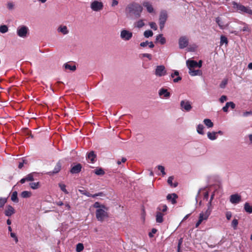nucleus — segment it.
<instances>
[{"label": "nucleus", "instance_id": "f257e3e1", "mask_svg": "<svg viewBox=\"0 0 252 252\" xmlns=\"http://www.w3.org/2000/svg\"><path fill=\"white\" fill-rule=\"evenodd\" d=\"M143 11L142 6L139 3L132 2L126 8V13L127 17L137 19L141 16Z\"/></svg>", "mask_w": 252, "mask_h": 252}, {"label": "nucleus", "instance_id": "f03ea898", "mask_svg": "<svg viewBox=\"0 0 252 252\" xmlns=\"http://www.w3.org/2000/svg\"><path fill=\"white\" fill-rule=\"evenodd\" d=\"M232 5L234 9L240 13L252 15V9L249 7L245 6L240 3L232 1Z\"/></svg>", "mask_w": 252, "mask_h": 252}, {"label": "nucleus", "instance_id": "7ed1b4c3", "mask_svg": "<svg viewBox=\"0 0 252 252\" xmlns=\"http://www.w3.org/2000/svg\"><path fill=\"white\" fill-rule=\"evenodd\" d=\"M96 218L98 221H103L105 218L108 217V214L107 212L101 208H99L96 210Z\"/></svg>", "mask_w": 252, "mask_h": 252}, {"label": "nucleus", "instance_id": "20e7f679", "mask_svg": "<svg viewBox=\"0 0 252 252\" xmlns=\"http://www.w3.org/2000/svg\"><path fill=\"white\" fill-rule=\"evenodd\" d=\"M168 15L166 11L163 10L160 11L159 21V28L161 31L162 30L164 27L165 22L167 19Z\"/></svg>", "mask_w": 252, "mask_h": 252}, {"label": "nucleus", "instance_id": "39448f33", "mask_svg": "<svg viewBox=\"0 0 252 252\" xmlns=\"http://www.w3.org/2000/svg\"><path fill=\"white\" fill-rule=\"evenodd\" d=\"M120 36L123 40L128 41L132 37V33L127 30H123L121 32Z\"/></svg>", "mask_w": 252, "mask_h": 252}, {"label": "nucleus", "instance_id": "423d86ee", "mask_svg": "<svg viewBox=\"0 0 252 252\" xmlns=\"http://www.w3.org/2000/svg\"><path fill=\"white\" fill-rule=\"evenodd\" d=\"M166 74L165 68L163 65L157 66L155 70V75L157 76L161 77L164 76Z\"/></svg>", "mask_w": 252, "mask_h": 252}, {"label": "nucleus", "instance_id": "0eeeda50", "mask_svg": "<svg viewBox=\"0 0 252 252\" xmlns=\"http://www.w3.org/2000/svg\"><path fill=\"white\" fill-rule=\"evenodd\" d=\"M28 31V28L25 26H23L18 28L17 32L19 36L21 37H25L27 36Z\"/></svg>", "mask_w": 252, "mask_h": 252}, {"label": "nucleus", "instance_id": "6e6552de", "mask_svg": "<svg viewBox=\"0 0 252 252\" xmlns=\"http://www.w3.org/2000/svg\"><path fill=\"white\" fill-rule=\"evenodd\" d=\"M91 7L94 11H97L102 9L103 4L101 2L95 0L92 2Z\"/></svg>", "mask_w": 252, "mask_h": 252}, {"label": "nucleus", "instance_id": "1a4fd4ad", "mask_svg": "<svg viewBox=\"0 0 252 252\" xmlns=\"http://www.w3.org/2000/svg\"><path fill=\"white\" fill-rule=\"evenodd\" d=\"M189 43L188 39L186 36H182L179 40V45L180 49L186 47Z\"/></svg>", "mask_w": 252, "mask_h": 252}, {"label": "nucleus", "instance_id": "9d476101", "mask_svg": "<svg viewBox=\"0 0 252 252\" xmlns=\"http://www.w3.org/2000/svg\"><path fill=\"white\" fill-rule=\"evenodd\" d=\"M241 201V196L238 194H232L230 197V201L232 204H237Z\"/></svg>", "mask_w": 252, "mask_h": 252}, {"label": "nucleus", "instance_id": "9b49d317", "mask_svg": "<svg viewBox=\"0 0 252 252\" xmlns=\"http://www.w3.org/2000/svg\"><path fill=\"white\" fill-rule=\"evenodd\" d=\"M15 213L14 208L11 205H7L4 211V214L7 217H10Z\"/></svg>", "mask_w": 252, "mask_h": 252}, {"label": "nucleus", "instance_id": "f8f14e48", "mask_svg": "<svg viewBox=\"0 0 252 252\" xmlns=\"http://www.w3.org/2000/svg\"><path fill=\"white\" fill-rule=\"evenodd\" d=\"M181 106L185 110H189L191 109V105L190 102L187 100H182L181 102Z\"/></svg>", "mask_w": 252, "mask_h": 252}, {"label": "nucleus", "instance_id": "ddd939ff", "mask_svg": "<svg viewBox=\"0 0 252 252\" xmlns=\"http://www.w3.org/2000/svg\"><path fill=\"white\" fill-rule=\"evenodd\" d=\"M158 94L160 97H163L165 98H167L170 96V94L168 92L167 90L163 88L159 90Z\"/></svg>", "mask_w": 252, "mask_h": 252}, {"label": "nucleus", "instance_id": "4468645a", "mask_svg": "<svg viewBox=\"0 0 252 252\" xmlns=\"http://www.w3.org/2000/svg\"><path fill=\"white\" fill-rule=\"evenodd\" d=\"M167 199L171 202L173 204L176 203V198H178V195L176 193L169 194L167 195Z\"/></svg>", "mask_w": 252, "mask_h": 252}, {"label": "nucleus", "instance_id": "2eb2a0df", "mask_svg": "<svg viewBox=\"0 0 252 252\" xmlns=\"http://www.w3.org/2000/svg\"><path fill=\"white\" fill-rule=\"evenodd\" d=\"M82 166L80 163L74 166L70 170V172L72 174L78 173L81 171Z\"/></svg>", "mask_w": 252, "mask_h": 252}, {"label": "nucleus", "instance_id": "dca6fc26", "mask_svg": "<svg viewBox=\"0 0 252 252\" xmlns=\"http://www.w3.org/2000/svg\"><path fill=\"white\" fill-rule=\"evenodd\" d=\"M187 64L188 66L189 69H191L194 67H197V65H198L197 62L194 60L187 61Z\"/></svg>", "mask_w": 252, "mask_h": 252}, {"label": "nucleus", "instance_id": "f3484780", "mask_svg": "<svg viewBox=\"0 0 252 252\" xmlns=\"http://www.w3.org/2000/svg\"><path fill=\"white\" fill-rule=\"evenodd\" d=\"M143 5L146 8L148 12L152 13L154 12L153 6L149 1H144L143 3Z\"/></svg>", "mask_w": 252, "mask_h": 252}, {"label": "nucleus", "instance_id": "a211bd4d", "mask_svg": "<svg viewBox=\"0 0 252 252\" xmlns=\"http://www.w3.org/2000/svg\"><path fill=\"white\" fill-rule=\"evenodd\" d=\"M209 211H206L204 213H201L199 215V220H201L202 222L204 220H207L210 215Z\"/></svg>", "mask_w": 252, "mask_h": 252}, {"label": "nucleus", "instance_id": "6ab92c4d", "mask_svg": "<svg viewBox=\"0 0 252 252\" xmlns=\"http://www.w3.org/2000/svg\"><path fill=\"white\" fill-rule=\"evenodd\" d=\"M229 107H230L232 109H233L235 108V104L233 102H227L225 105L222 107L221 110H227Z\"/></svg>", "mask_w": 252, "mask_h": 252}, {"label": "nucleus", "instance_id": "aec40b11", "mask_svg": "<svg viewBox=\"0 0 252 252\" xmlns=\"http://www.w3.org/2000/svg\"><path fill=\"white\" fill-rule=\"evenodd\" d=\"M189 70V74L191 76L201 75L202 74V71L201 70H194L193 69Z\"/></svg>", "mask_w": 252, "mask_h": 252}, {"label": "nucleus", "instance_id": "412c9836", "mask_svg": "<svg viewBox=\"0 0 252 252\" xmlns=\"http://www.w3.org/2000/svg\"><path fill=\"white\" fill-rule=\"evenodd\" d=\"M156 40L159 41L160 43L162 45L164 44L166 42V39L163 36V34H159L157 36Z\"/></svg>", "mask_w": 252, "mask_h": 252}, {"label": "nucleus", "instance_id": "4be33fe9", "mask_svg": "<svg viewBox=\"0 0 252 252\" xmlns=\"http://www.w3.org/2000/svg\"><path fill=\"white\" fill-rule=\"evenodd\" d=\"M96 155L94 154V151L90 152L87 156V158L90 159L92 163H94L95 161L94 159L96 158Z\"/></svg>", "mask_w": 252, "mask_h": 252}, {"label": "nucleus", "instance_id": "5701e85b", "mask_svg": "<svg viewBox=\"0 0 252 252\" xmlns=\"http://www.w3.org/2000/svg\"><path fill=\"white\" fill-rule=\"evenodd\" d=\"M59 32L63 33V34H66L68 33V30H67V27L65 26H61L58 29Z\"/></svg>", "mask_w": 252, "mask_h": 252}, {"label": "nucleus", "instance_id": "b1692460", "mask_svg": "<svg viewBox=\"0 0 252 252\" xmlns=\"http://www.w3.org/2000/svg\"><path fill=\"white\" fill-rule=\"evenodd\" d=\"M244 210L245 211L249 213H252V205H251L249 203L246 202L244 204Z\"/></svg>", "mask_w": 252, "mask_h": 252}, {"label": "nucleus", "instance_id": "393cba45", "mask_svg": "<svg viewBox=\"0 0 252 252\" xmlns=\"http://www.w3.org/2000/svg\"><path fill=\"white\" fill-rule=\"evenodd\" d=\"M163 215L160 212H158L156 215V221L157 222L161 223L163 221Z\"/></svg>", "mask_w": 252, "mask_h": 252}, {"label": "nucleus", "instance_id": "a878e982", "mask_svg": "<svg viewBox=\"0 0 252 252\" xmlns=\"http://www.w3.org/2000/svg\"><path fill=\"white\" fill-rule=\"evenodd\" d=\"M173 179H174L173 176H170L167 180V183L171 187L175 188L177 186L178 183L175 182L174 184H173L172 181H173Z\"/></svg>", "mask_w": 252, "mask_h": 252}, {"label": "nucleus", "instance_id": "bb28decb", "mask_svg": "<svg viewBox=\"0 0 252 252\" xmlns=\"http://www.w3.org/2000/svg\"><path fill=\"white\" fill-rule=\"evenodd\" d=\"M217 132H208L207 133V136H208V137L210 139V140H215L216 138H217Z\"/></svg>", "mask_w": 252, "mask_h": 252}, {"label": "nucleus", "instance_id": "cd10ccee", "mask_svg": "<svg viewBox=\"0 0 252 252\" xmlns=\"http://www.w3.org/2000/svg\"><path fill=\"white\" fill-rule=\"evenodd\" d=\"M228 40L227 37L224 35H221L220 36V45H222L223 44H225V46L228 45Z\"/></svg>", "mask_w": 252, "mask_h": 252}, {"label": "nucleus", "instance_id": "c85d7f7f", "mask_svg": "<svg viewBox=\"0 0 252 252\" xmlns=\"http://www.w3.org/2000/svg\"><path fill=\"white\" fill-rule=\"evenodd\" d=\"M11 199L12 201L17 203L19 201L18 197H17V192L15 191L12 192V194L11 196Z\"/></svg>", "mask_w": 252, "mask_h": 252}, {"label": "nucleus", "instance_id": "c756f323", "mask_svg": "<svg viewBox=\"0 0 252 252\" xmlns=\"http://www.w3.org/2000/svg\"><path fill=\"white\" fill-rule=\"evenodd\" d=\"M64 66L65 69H69L71 71H74L76 69V66L75 65H71L67 63H65L64 64Z\"/></svg>", "mask_w": 252, "mask_h": 252}, {"label": "nucleus", "instance_id": "7c9ffc66", "mask_svg": "<svg viewBox=\"0 0 252 252\" xmlns=\"http://www.w3.org/2000/svg\"><path fill=\"white\" fill-rule=\"evenodd\" d=\"M204 124L208 127H212L213 126V123L209 119H206L204 120Z\"/></svg>", "mask_w": 252, "mask_h": 252}, {"label": "nucleus", "instance_id": "2f4dec72", "mask_svg": "<svg viewBox=\"0 0 252 252\" xmlns=\"http://www.w3.org/2000/svg\"><path fill=\"white\" fill-rule=\"evenodd\" d=\"M21 195L23 198H28L31 196L32 193L28 191H24L22 192Z\"/></svg>", "mask_w": 252, "mask_h": 252}, {"label": "nucleus", "instance_id": "473e14b6", "mask_svg": "<svg viewBox=\"0 0 252 252\" xmlns=\"http://www.w3.org/2000/svg\"><path fill=\"white\" fill-rule=\"evenodd\" d=\"M216 22L220 27V29H223L224 28V26L223 25V22L221 21L220 17H217L216 18Z\"/></svg>", "mask_w": 252, "mask_h": 252}, {"label": "nucleus", "instance_id": "72a5a7b5", "mask_svg": "<svg viewBox=\"0 0 252 252\" xmlns=\"http://www.w3.org/2000/svg\"><path fill=\"white\" fill-rule=\"evenodd\" d=\"M203 129L204 126L202 125H198L197 127V131L199 134L203 135L204 134Z\"/></svg>", "mask_w": 252, "mask_h": 252}, {"label": "nucleus", "instance_id": "f704fd0d", "mask_svg": "<svg viewBox=\"0 0 252 252\" xmlns=\"http://www.w3.org/2000/svg\"><path fill=\"white\" fill-rule=\"evenodd\" d=\"M61 168V164L60 162H58L54 168V171L52 172V173H58Z\"/></svg>", "mask_w": 252, "mask_h": 252}, {"label": "nucleus", "instance_id": "c9c22d12", "mask_svg": "<svg viewBox=\"0 0 252 252\" xmlns=\"http://www.w3.org/2000/svg\"><path fill=\"white\" fill-rule=\"evenodd\" d=\"M94 207L95 208H101V209H105L106 210H108V208L105 207V206L104 205H100V203L98 202H96L94 204Z\"/></svg>", "mask_w": 252, "mask_h": 252}, {"label": "nucleus", "instance_id": "e433bc0d", "mask_svg": "<svg viewBox=\"0 0 252 252\" xmlns=\"http://www.w3.org/2000/svg\"><path fill=\"white\" fill-rule=\"evenodd\" d=\"M8 28L6 25H1L0 26V32L4 33L8 32Z\"/></svg>", "mask_w": 252, "mask_h": 252}, {"label": "nucleus", "instance_id": "4c0bfd02", "mask_svg": "<svg viewBox=\"0 0 252 252\" xmlns=\"http://www.w3.org/2000/svg\"><path fill=\"white\" fill-rule=\"evenodd\" d=\"M30 187L32 189H37L39 188V182L31 183L30 184Z\"/></svg>", "mask_w": 252, "mask_h": 252}, {"label": "nucleus", "instance_id": "58836bf2", "mask_svg": "<svg viewBox=\"0 0 252 252\" xmlns=\"http://www.w3.org/2000/svg\"><path fill=\"white\" fill-rule=\"evenodd\" d=\"M153 35V32L151 30L145 31L144 32V35L146 38H148L149 37L152 36Z\"/></svg>", "mask_w": 252, "mask_h": 252}, {"label": "nucleus", "instance_id": "ea45409f", "mask_svg": "<svg viewBox=\"0 0 252 252\" xmlns=\"http://www.w3.org/2000/svg\"><path fill=\"white\" fill-rule=\"evenodd\" d=\"M240 115L244 117L252 116V111H243L242 114H240Z\"/></svg>", "mask_w": 252, "mask_h": 252}, {"label": "nucleus", "instance_id": "a19ab883", "mask_svg": "<svg viewBox=\"0 0 252 252\" xmlns=\"http://www.w3.org/2000/svg\"><path fill=\"white\" fill-rule=\"evenodd\" d=\"M94 173H95V174H96L97 175H103L105 173L104 170L101 168H98V169H96L94 170Z\"/></svg>", "mask_w": 252, "mask_h": 252}, {"label": "nucleus", "instance_id": "79ce46f5", "mask_svg": "<svg viewBox=\"0 0 252 252\" xmlns=\"http://www.w3.org/2000/svg\"><path fill=\"white\" fill-rule=\"evenodd\" d=\"M145 25L143 20H140L136 23V27L138 28H141Z\"/></svg>", "mask_w": 252, "mask_h": 252}, {"label": "nucleus", "instance_id": "37998d69", "mask_svg": "<svg viewBox=\"0 0 252 252\" xmlns=\"http://www.w3.org/2000/svg\"><path fill=\"white\" fill-rule=\"evenodd\" d=\"M84 249V246L82 243H79L76 246V251L77 252H80L83 251Z\"/></svg>", "mask_w": 252, "mask_h": 252}, {"label": "nucleus", "instance_id": "c03bdc74", "mask_svg": "<svg viewBox=\"0 0 252 252\" xmlns=\"http://www.w3.org/2000/svg\"><path fill=\"white\" fill-rule=\"evenodd\" d=\"M6 202H7L6 198L1 197L0 198V208L3 207Z\"/></svg>", "mask_w": 252, "mask_h": 252}, {"label": "nucleus", "instance_id": "a18cd8bd", "mask_svg": "<svg viewBox=\"0 0 252 252\" xmlns=\"http://www.w3.org/2000/svg\"><path fill=\"white\" fill-rule=\"evenodd\" d=\"M26 179L27 180V181H32L34 180L33 178V173H31L28 174L26 177Z\"/></svg>", "mask_w": 252, "mask_h": 252}, {"label": "nucleus", "instance_id": "49530a36", "mask_svg": "<svg viewBox=\"0 0 252 252\" xmlns=\"http://www.w3.org/2000/svg\"><path fill=\"white\" fill-rule=\"evenodd\" d=\"M59 187H60L61 190L63 191L65 193L67 194L68 192L66 189V186L64 184H59Z\"/></svg>", "mask_w": 252, "mask_h": 252}, {"label": "nucleus", "instance_id": "de8ad7c7", "mask_svg": "<svg viewBox=\"0 0 252 252\" xmlns=\"http://www.w3.org/2000/svg\"><path fill=\"white\" fill-rule=\"evenodd\" d=\"M238 224V220L236 219H234L232 221V226L233 227L234 229L237 228V225Z\"/></svg>", "mask_w": 252, "mask_h": 252}, {"label": "nucleus", "instance_id": "09e8293b", "mask_svg": "<svg viewBox=\"0 0 252 252\" xmlns=\"http://www.w3.org/2000/svg\"><path fill=\"white\" fill-rule=\"evenodd\" d=\"M79 191L82 194H84L87 196L90 197L91 196V194L84 189H79Z\"/></svg>", "mask_w": 252, "mask_h": 252}, {"label": "nucleus", "instance_id": "8fccbe9b", "mask_svg": "<svg viewBox=\"0 0 252 252\" xmlns=\"http://www.w3.org/2000/svg\"><path fill=\"white\" fill-rule=\"evenodd\" d=\"M227 84V80L224 79L223 80L220 85V86L221 88H224Z\"/></svg>", "mask_w": 252, "mask_h": 252}, {"label": "nucleus", "instance_id": "3c124183", "mask_svg": "<svg viewBox=\"0 0 252 252\" xmlns=\"http://www.w3.org/2000/svg\"><path fill=\"white\" fill-rule=\"evenodd\" d=\"M149 25L150 27L153 29L154 30H157V26L156 23L155 22H150L149 23Z\"/></svg>", "mask_w": 252, "mask_h": 252}, {"label": "nucleus", "instance_id": "603ef678", "mask_svg": "<svg viewBox=\"0 0 252 252\" xmlns=\"http://www.w3.org/2000/svg\"><path fill=\"white\" fill-rule=\"evenodd\" d=\"M158 168L159 170L161 171L162 173V174L163 175H165L166 174L165 171H164V167L162 165H158Z\"/></svg>", "mask_w": 252, "mask_h": 252}, {"label": "nucleus", "instance_id": "864d4df0", "mask_svg": "<svg viewBox=\"0 0 252 252\" xmlns=\"http://www.w3.org/2000/svg\"><path fill=\"white\" fill-rule=\"evenodd\" d=\"M157 231V230L156 228H153L152 231L149 233V236L150 237L152 238L153 237V234H155Z\"/></svg>", "mask_w": 252, "mask_h": 252}, {"label": "nucleus", "instance_id": "5fc2aeb1", "mask_svg": "<svg viewBox=\"0 0 252 252\" xmlns=\"http://www.w3.org/2000/svg\"><path fill=\"white\" fill-rule=\"evenodd\" d=\"M207 206H208V209L206 211H209V213H211V211H212V201H211V200L209 201V202L207 205Z\"/></svg>", "mask_w": 252, "mask_h": 252}, {"label": "nucleus", "instance_id": "6e6d98bb", "mask_svg": "<svg viewBox=\"0 0 252 252\" xmlns=\"http://www.w3.org/2000/svg\"><path fill=\"white\" fill-rule=\"evenodd\" d=\"M26 118L29 119H35V117L33 114H31V113L29 112V111H28V114L26 116Z\"/></svg>", "mask_w": 252, "mask_h": 252}, {"label": "nucleus", "instance_id": "4d7b16f0", "mask_svg": "<svg viewBox=\"0 0 252 252\" xmlns=\"http://www.w3.org/2000/svg\"><path fill=\"white\" fill-rule=\"evenodd\" d=\"M143 57L148 58L150 60H152V56L150 54L145 53L143 54Z\"/></svg>", "mask_w": 252, "mask_h": 252}, {"label": "nucleus", "instance_id": "13d9d810", "mask_svg": "<svg viewBox=\"0 0 252 252\" xmlns=\"http://www.w3.org/2000/svg\"><path fill=\"white\" fill-rule=\"evenodd\" d=\"M183 242V238H180L179 240L178 245V251H180L181 248V245H182V243Z\"/></svg>", "mask_w": 252, "mask_h": 252}, {"label": "nucleus", "instance_id": "bf43d9fd", "mask_svg": "<svg viewBox=\"0 0 252 252\" xmlns=\"http://www.w3.org/2000/svg\"><path fill=\"white\" fill-rule=\"evenodd\" d=\"M10 236H11V237H12V238L15 239V242L16 243L18 242V238L17 237L16 234L15 233L11 232Z\"/></svg>", "mask_w": 252, "mask_h": 252}, {"label": "nucleus", "instance_id": "052dcab7", "mask_svg": "<svg viewBox=\"0 0 252 252\" xmlns=\"http://www.w3.org/2000/svg\"><path fill=\"white\" fill-rule=\"evenodd\" d=\"M227 99V97L225 95H222L220 98V101L221 102H224L225 101H226Z\"/></svg>", "mask_w": 252, "mask_h": 252}, {"label": "nucleus", "instance_id": "680f3d73", "mask_svg": "<svg viewBox=\"0 0 252 252\" xmlns=\"http://www.w3.org/2000/svg\"><path fill=\"white\" fill-rule=\"evenodd\" d=\"M27 161L26 160H23V162H20L18 165L19 168L21 169L23 167L24 163H27Z\"/></svg>", "mask_w": 252, "mask_h": 252}, {"label": "nucleus", "instance_id": "e2e57ef3", "mask_svg": "<svg viewBox=\"0 0 252 252\" xmlns=\"http://www.w3.org/2000/svg\"><path fill=\"white\" fill-rule=\"evenodd\" d=\"M149 44V42L148 41H146L145 42H141L140 44V46L141 47H146L147 45Z\"/></svg>", "mask_w": 252, "mask_h": 252}, {"label": "nucleus", "instance_id": "0e129e2a", "mask_svg": "<svg viewBox=\"0 0 252 252\" xmlns=\"http://www.w3.org/2000/svg\"><path fill=\"white\" fill-rule=\"evenodd\" d=\"M179 72L177 70H175L173 73H172L171 77L174 78L175 76H179Z\"/></svg>", "mask_w": 252, "mask_h": 252}, {"label": "nucleus", "instance_id": "69168bd1", "mask_svg": "<svg viewBox=\"0 0 252 252\" xmlns=\"http://www.w3.org/2000/svg\"><path fill=\"white\" fill-rule=\"evenodd\" d=\"M14 7V5L12 2H8L7 3V8L9 9H12Z\"/></svg>", "mask_w": 252, "mask_h": 252}, {"label": "nucleus", "instance_id": "338daca9", "mask_svg": "<svg viewBox=\"0 0 252 252\" xmlns=\"http://www.w3.org/2000/svg\"><path fill=\"white\" fill-rule=\"evenodd\" d=\"M232 215L231 213L229 212H227L226 213V217L228 220H229L231 218Z\"/></svg>", "mask_w": 252, "mask_h": 252}, {"label": "nucleus", "instance_id": "774afa93", "mask_svg": "<svg viewBox=\"0 0 252 252\" xmlns=\"http://www.w3.org/2000/svg\"><path fill=\"white\" fill-rule=\"evenodd\" d=\"M182 77L180 76H178L177 78L173 79V82L175 83H177L179 82V81L181 80Z\"/></svg>", "mask_w": 252, "mask_h": 252}]
</instances>
